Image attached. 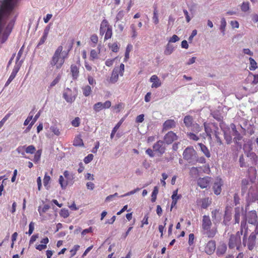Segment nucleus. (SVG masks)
Instances as JSON below:
<instances>
[{"label": "nucleus", "mask_w": 258, "mask_h": 258, "mask_svg": "<svg viewBox=\"0 0 258 258\" xmlns=\"http://www.w3.org/2000/svg\"><path fill=\"white\" fill-rule=\"evenodd\" d=\"M63 47L62 46H58L50 61V64L55 66L56 69H59L64 62L66 56L62 53Z\"/></svg>", "instance_id": "1"}, {"label": "nucleus", "mask_w": 258, "mask_h": 258, "mask_svg": "<svg viewBox=\"0 0 258 258\" xmlns=\"http://www.w3.org/2000/svg\"><path fill=\"white\" fill-rule=\"evenodd\" d=\"M212 222L209 216L204 215L203 217L202 228L204 233L209 237H213L216 234V230L211 229Z\"/></svg>", "instance_id": "2"}, {"label": "nucleus", "mask_w": 258, "mask_h": 258, "mask_svg": "<svg viewBox=\"0 0 258 258\" xmlns=\"http://www.w3.org/2000/svg\"><path fill=\"white\" fill-rule=\"evenodd\" d=\"M74 179V174L66 170L63 175H60L58 182L62 189H66L68 185H72Z\"/></svg>", "instance_id": "3"}, {"label": "nucleus", "mask_w": 258, "mask_h": 258, "mask_svg": "<svg viewBox=\"0 0 258 258\" xmlns=\"http://www.w3.org/2000/svg\"><path fill=\"white\" fill-rule=\"evenodd\" d=\"M124 72V65L121 63L119 67H115L111 73V76L109 78L106 79V81L108 83L114 84L117 82L118 80L119 75L123 76Z\"/></svg>", "instance_id": "4"}, {"label": "nucleus", "mask_w": 258, "mask_h": 258, "mask_svg": "<svg viewBox=\"0 0 258 258\" xmlns=\"http://www.w3.org/2000/svg\"><path fill=\"white\" fill-rule=\"evenodd\" d=\"M183 158L188 161L189 163L195 164L198 161L197 152L193 147L186 148L183 153Z\"/></svg>", "instance_id": "5"}, {"label": "nucleus", "mask_w": 258, "mask_h": 258, "mask_svg": "<svg viewBox=\"0 0 258 258\" xmlns=\"http://www.w3.org/2000/svg\"><path fill=\"white\" fill-rule=\"evenodd\" d=\"M246 233H245L243 238V244L244 245H247V248L249 250L253 249L256 244V233L252 232L249 236L247 240L246 239Z\"/></svg>", "instance_id": "6"}, {"label": "nucleus", "mask_w": 258, "mask_h": 258, "mask_svg": "<svg viewBox=\"0 0 258 258\" xmlns=\"http://www.w3.org/2000/svg\"><path fill=\"white\" fill-rule=\"evenodd\" d=\"M13 10V9H0V33L5 25V18L11 15Z\"/></svg>", "instance_id": "7"}, {"label": "nucleus", "mask_w": 258, "mask_h": 258, "mask_svg": "<svg viewBox=\"0 0 258 258\" xmlns=\"http://www.w3.org/2000/svg\"><path fill=\"white\" fill-rule=\"evenodd\" d=\"M111 106L110 101H106L104 103L98 102L93 105V110L95 112H99L102 109L109 108Z\"/></svg>", "instance_id": "8"}, {"label": "nucleus", "mask_w": 258, "mask_h": 258, "mask_svg": "<svg viewBox=\"0 0 258 258\" xmlns=\"http://www.w3.org/2000/svg\"><path fill=\"white\" fill-rule=\"evenodd\" d=\"M240 244V238H236L234 236V234L231 235L228 242V246L229 248L233 249L236 247L237 249L239 250Z\"/></svg>", "instance_id": "9"}, {"label": "nucleus", "mask_w": 258, "mask_h": 258, "mask_svg": "<svg viewBox=\"0 0 258 258\" xmlns=\"http://www.w3.org/2000/svg\"><path fill=\"white\" fill-rule=\"evenodd\" d=\"M211 181L210 177L206 176L203 178H199L197 180V184L201 188H205L209 185Z\"/></svg>", "instance_id": "10"}, {"label": "nucleus", "mask_w": 258, "mask_h": 258, "mask_svg": "<svg viewBox=\"0 0 258 258\" xmlns=\"http://www.w3.org/2000/svg\"><path fill=\"white\" fill-rule=\"evenodd\" d=\"M223 182L221 179L217 178L215 180V182L214 183L213 187V190H214L215 194H216L217 195H219L220 194L221 190H222L221 186L223 185Z\"/></svg>", "instance_id": "11"}, {"label": "nucleus", "mask_w": 258, "mask_h": 258, "mask_svg": "<svg viewBox=\"0 0 258 258\" xmlns=\"http://www.w3.org/2000/svg\"><path fill=\"white\" fill-rule=\"evenodd\" d=\"M248 222L250 224L255 225L257 221V215L255 211L249 212L247 216Z\"/></svg>", "instance_id": "12"}, {"label": "nucleus", "mask_w": 258, "mask_h": 258, "mask_svg": "<svg viewBox=\"0 0 258 258\" xmlns=\"http://www.w3.org/2000/svg\"><path fill=\"white\" fill-rule=\"evenodd\" d=\"M164 143L162 141H158L153 146V150L155 152H157L161 155L165 152V148L163 146Z\"/></svg>", "instance_id": "13"}, {"label": "nucleus", "mask_w": 258, "mask_h": 258, "mask_svg": "<svg viewBox=\"0 0 258 258\" xmlns=\"http://www.w3.org/2000/svg\"><path fill=\"white\" fill-rule=\"evenodd\" d=\"M176 135L173 132H169L164 137V141L167 144H171L174 141L177 140Z\"/></svg>", "instance_id": "14"}, {"label": "nucleus", "mask_w": 258, "mask_h": 258, "mask_svg": "<svg viewBox=\"0 0 258 258\" xmlns=\"http://www.w3.org/2000/svg\"><path fill=\"white\" fill-rule=\"evenodd\" d=\"M63 97L67 102L72 103L73 102L75 98L73 96L72 90L69 88L66 89L63 93Z\"/></svg>", "instance_id": "15"}, {"label": "nucleus", "mask_w": 258, "mask_h": 258, "mask_svg": "<svg viewBox=\"0 0 258 258\" xmlns=\"http://www.w3.org/2000/svg\"><path fill=\"white\" fill-rule=\"evenodd\" d=\"M216 248V243L214 241L211 240L209 241L205 247V251L208 254H211L214 252Z\"/></svg>", "instance_id": "16"}, {"label": "nucleus", "mask_w": 258, "mask_h": 258, "mask_svg": "<svg viewBox=\"0 0 258 258\" xmlns=\"http://www.w3.org/2000/svg\"><path fill=\"white\" fill-rule=\"evenodd\" d=\"M150 81L152 83L151 87L152 88H157L161 86L162 83L157 76L154 75L151 77Z\"/></svg>", "instance_id": "17"}, {"label": "nucleus", "mask_w": 258, "mask_h": 258, "mask_svg": "<svg viewBox=\"0 0 258 258\" xmlns=\"http://www.w3.org/2000/svg\"><path fill=\"white\" fill-rule=\"evenodd\" d=\"M176 123L173 119H168L163 123V127L164 130H168L172 128L175 126Z\"/></svg>", "instance_id": "18"}, {"label": "nucleus", "mask_w": 258, "mask_h": 258, "mask_svg": "<svg viewBox=\"0 0 258 258\" xmlns=\"http://www.w3.org/2000/svg\"><path fill=\"white\" fill-rule=\"evenodd\" d=\"M109 26V25L106 20L104 19L102 21L100 27V34L101 35H103L105 34L107 30L106 28H108Z\"/></svg>", "instance_id": "19"}, {"label": "nucleus", "mask_w": 258, "mask_h": 258, "mask_svg": "<svg viewBox=\"0 0 258 258\" xmlns=\"http://www.w3.org/2000/svg\"><path fill=\"white\" fill-rule=\"evenodd\" d=\"M18 71H19V68L18 67H15V68L13 70L12 72L11 73L10 76L9 77L8 80H7V82L6 83V84H5L6 86H8L11 83V82L13 80V79L15 78Z\"/></svg>", "instance_id": "20"}, {"label": "nucleus", "mask_w": 258, "mask_h": 258, "mask_svg": "<svg viewBox=\"0 0 258 258\" xmlns=\"http://www.w3.org/2000/svg\"><path fill=\"white\" fill-rule=\"evenodd\" d=\"M174 46L170 43H168L165 46L164 53L166 55H169L174 51Z\"/></svg>", "instance_id": "21"}, {"label": "nucleus", "mask_w": 258, "mask_h": 258, "mask_svg": "<svg viewBox=\"0 0 258 258\" xmlns=\"http://www.w3.org/2000/svg\"><path fill=\"white\" fill-rule=\"evenodd\" d=\"M227 246L225 243H221L218 246L217 249V253L218 255L223 254L226 251Z\"/></svg>", "instance_id": "22"}, {"label": "nucleus", "mask_w": 258, "mask_h": 258, "mask_svg": "<svg viewBox=\"0 0 258 258\" xmlns=\"http://www.w3.org/2000/svg\"><path fill=\"white\" fill-rule=\"evenodd\" d=\"M49 28L48 27H46L44 30L43 34L41 39H40V41L38 43V45H40L43 44L46 41L48 33H49Z\"/></svg>", "instance_id": "23"}, {"label": "nucleus", "mask_w": 258, "mask_h": 258, "mask_svg": "<svg viewBox=\"0 0 258 258\" xmlns=\"http://www.w3.org/2000/svg\"><path fill=\"white\" fill-rule=\"evenodd\" d=\"M71 71L72 75V77L74 79H76L79 74V68L76 65H72L71 67Z\"/></svg>", "instance_id": "24"}, {"label": "nucleus", "mask_w": 258, "mask_h": 258, "mask_svg": "<svg viewBox=\"0 0 258 258\" xmlns=\"http://www.w3.org/2000/svg\"><path fill=\"white\" fill-rule=\"evenodd\" d=\"M219 215V210L215 209L212 212V217L214 222H219L220 221L221 217Z\"/></svg>", "instance_id": "25"}, {"label": "nucleus", "mask_w": 258, "mask_h": 258, "mask_svg": "<svg viewBox=\"0 0 258 258\" xmlns=\"http://www.w3.org/2000/svg\"><path fill=\"white\" fill-rule=\"evenodd\" d=\"M183 121L187 127H190L193 124V118L191 116L187 115L184 117Z\"/></svg>", "instance_id": "26"}, {"label": "nucleus", "mask_w": 258, "mask_h": 258, "mask_svg": "<svg viewBox=\"0 0 258 258\" xmlns=\"http://www.w3.org/2000/svg\"><path fill=\"white\" fill-rule=\"evenodd\" d=\"M243 210V208L241 209L237 207L235 208V215H234V219L235 223H239L240 221V213Z\"/></svg>", "instance_id": "27"}, {"label": "nucleus", "mask_w": 258, "mask_h": 258, "mask_svg": "<svg viewBox=\"0 0 258 258\" xmlns=\"http://www.w3.org/2000/svg\"><path fill=\"white\" fill-rule=\"evenodd\" d=\"M132 49H133V45L131 44H128L127 45L126 48L125 55H124V61L126 62L129 59L130 53L132 51Z\"/></svg>", "instance_id": "28"}, {"label": "nucleus", "mask_w": 258, "mask_h": 258, "mask_svg": "<svg viewBox=\"0 0 258 258\" xmlns=\"http://www.w3.org/2000/svg\"><path fill=\"white\" fill-rule=\"evenodd\" d=\"M199 145L202 152L205 154V155L208 158L210 157L211 154L207 147L202 143H199Z\"/></svg>", "instance_id": "29"}, {"label": "nucleus", "mask_w": 258, "mask_h": 258, "mask_svg": "<svg viewBox=\"0 0 258 258\" xmlns=\"http://www.w3.org/2000/svg\"><path fill=\"white\" fill-rule=\"evenodd\" d=\"M83 94L85 96H89L92 92V88L89 85H86L82 87Z\"/></svg>", "instance_id": "30"}, {"label": "nucleus", "mask_w": 258, "mask_h": 258, "mask_svg": "<svg viewBox=\"0 0 258 258\" xmlns=\"http://www.w3.org/2000/svg\"><path fill=\"white\" fill-rule=\"evenodd\" d=\"M248 80L251 81L253 85H256L258 83V75H253L249 74L248 76Z\"/></svg>", "instance_id": "31"}, {"label": "nucleus", "mask_w": 258, "mask_h": 258, "mask_svg": "<svg viewBox=\"0 0 258 258\" xmlns=\"http://www.w3.org/2000/svg\"><path fill=\"white\" fill-rule=\"evenodd\" d=\"M50 209V206L48 205H45L42 208L41 207H38V212L40 216H43V214L46 212Z\"/></svg>", "instance_id": "32"}, {"label": "nucleus", "mask_w": 258, "mask_h": 258, "mask_svg": "<svg viewBox=\"0 0 258 258\" xmlns=\"http://www.w3.org/2000/svg\"><path fill=\"white\" fill-rule=\"evenodd\" d=\"M51 131L56 136H59L61 134L59 128L56 125H51L50 127Z\"/></svg>", "instance_id": "33"}, {"label": "nucleus", "mask_w": 258, "mask_h": 258, "mask_svg": "<svg viewBox=\"0 0 258 258\" xmlns=\"http://www.w3.org/2000/svg\"><path fill=\"white\" fill-rule=\"evenodd\" d=\"M106 32L104 36V40H108V39H110L111 38L112 35V27L111 26H109L108 28H106Z\"/></svg>", "instance_id": "34"}, {"label": "nucleus", "mask_w": 258, "mask_h": 258, "mask_svg": "<svg viewBox=\"0 0 258 258\" xmlns=\"http://www.w3.org/2000/svg\"><path fill=\"white\" fill-rule=\"evenodd\" d=\"M108 47L111 50V51L114 52H118L119 49V46L118 45L117 42L109 43L108 44Z\"/></svg>", "instance_id": "35"}, {"label": "nucleus", "mask_w": 258, "mask_h": 258, "mask_svg": "<svg viewBox=\"0 0 258 258\" xmlns=\"http://www.w3.org/2000/svg\"><path fill=\"white\" fill-rule=\"evenodd\" d=\"M240 8L242 12H246L250 9V4L248 2H244L242 3Z\"/></svg>", "instance_id": "36"}, {"label": "nucleus", "mask_w": 258, "mask_h": 258, "mask_svg": "<svg viewBox=\"0 0 258 258\" xmlns=\"http://www.w3.org/2000/svg\"><path fill=\"white\" fill-rule=\"evenodd\" d=\"M122 120H121L114 127V128H113V130L112 131L111 135H110L111 139H112L113 138L115 134L116 133V132H117V131L118 130V129L119 128V127H120L121 124H122Z\"/></svg>", "instance_id": "37"}, {"label": "nucleus", "mask_w": 258, "mask_h": 258, "mask_svg": "<svg viewBox=\"0 0 258 258\" xmlns=\"http://www.w3.org/2000/svg\"><path fill=\"white\" fill-rule=\"evenodd\" d=\"M73 145L75 146H82L84 144L82 139L80 137L78 136L75 138Z\"/></svg>", "instance_id": "38"}, {"label": "nucleus", "mask_w": 258, "mask_h": 258, "mask_svg": "<svg viewBox=\"0 0 258 258\" xmlns=\"http://www.w3.org/2000/svg\"><path fill=\"white\" fill-rule=\"evenodd\" d=\"M211 204V201L209 198H205L202 200L201 207L203 209H206Z\"/></svg>", "instance_id": "39"}, {"label": "nucleus", "mask_w": 258, "mask_h": 258, "mask_svg": "<svg viewBox=\"0 0 258 258\" xmlns=\"http://www.w3.org/2000/svg\"><path fill=\"white\" fill-rule=\"evenodd\" d=\"M36 151V148L33 145L25 146V152L28 154H33Z\"/></svg>", "instance_id": "40"}, {"label": "nucleus", "mask_w": 258, "mask_h": 258, "mask_svg": "<svg viewBox=\"0 0 258 258\" xmlns=\"http://www.w3.org/2000/svg\"><path fill=\"white\" fill-rule=\"evenodd\" d=\"M250 67L249 69L251 71L254 70L257 68V63L256 61L251 57H249Z\"/></svg>", "instance_id": "41"}, {"label": "nucleus", "mask_w": 258, "mask_h": 258, "mask_svg": "<svg viewBox=\"0 0 258 258\" xmlns=\"http://www.w3.org/2000/svg\"><path fill=\"white\" fill-rule=\"evenodd\" d=\"M152 20L155 24H157L159 23V20L158 18V11L156 9H155L154 10Z\"/></svg>", "instance_id": "42"}, {"label": "nucleus", "mask_w": 258, "mask_h": 258, "mask_svg": "<svg viewBox=\"0 0 258 258\" xmlns=\"http://www.w3.org/2000/svg\"><path fill=\"white\" fill-rule=\"evenodd\" d=\"M190 128L192 131L196 133L200 132L202 130V127H201L198 123H193Z\"/></svg>", "instance_id": "43"}, {"label": "nucleus", "mask_w": 258, "mask_h": 258, "mask_svg": "<svg viewBox=\"0 0 258 258\" xmlns=\"http://www.w3.org/2000/svg\"><path fill=\"white\" fill-rule=\"evenodd\" d=\"M158 193V188L157 186H155L154 188V190L152 193L151 196V201L152 202H155L156 198H157V195Z\"/></svg>", "instance_id": "44"}, {"label": "nucleus", "mask_w": 258, "mask_h": 258, "mask_svg": "<svg viewBox=\"0 0 258 258\" xmlns=\"http://www.w3.org/2000/svg\"><path fill=\"white\" fill-rule=\"evenodd\" d=\"M16 150L18 153L21 154L23 157L27 158L25 155V146H19Z\"/></svg>", "instance_id": "45"}, {"label": "nucleus", "mask_w": 258, "mask_h": 258, "mask_svg": "<svg viewBox=\"0 0 258 258\" xmlns=\"http://www.w3.org/2000/svg\"><path fill=\"white\" fill-rule=\"evenodd\" d=\"M41 153L42 151L41 150H38L36 151L33 159V161L34 162H38L40 160Z\"/></svg>", "instance_id": "46"}, {"label": "nucleus", "mask_w": 258, "mask_h": 258, "mask_svg": "<svg viewBox=\"0 0 258 258\" xmlns=\"http://www.w3.org/2000/svg\"><path fill=\"white\" fill-rule=\"evenodd\" d=\"M204 125L205 127V131L206 133L207 134V135L209 137L210 139H211L212 130L206 123H204Z\"/></svg>", "instance_id": "47"}, {"label": "nucleus", "mask_w": 258, "mask_h": 258, "mask_svg": "<svg viewBox=\"0 0 258 258\" xmlns=\"http://www.w3.org/2000/svg\"><path fill=\"white\" fill-rule=\"evenodd\" d=\"M60 78H61V75L60 74H58L56 76V77L50 83V87L52 88V87H54L56 84H57L60 81Z\"/></svg>", "instance_id": "48"}, {"label": "nucleus", "mask_w": 258, "mask_h": 258, "mask_svg": "<svg viewBox=\"0 0 258 258\" xmlns=\"http://www.w3.org/2000/svg\"><path fill=\"white\" fill-rule=\"evenodd\" d=\"M246 156L250 159L253 161L256 160L257 157L255 153H254V152L249 151L248 152H246Z\"/></svg>", "instance_id": "49"}, {"label": "nucleus", "mask_w": 258, "mask_h": 258, "mask_svg": "<svg viewBox=\"0 0 258 258\" xmlns=\"http://www.w3.org/2000/svg\"><path fill=\"white\" fill-rule=\"evenodd\" d=\"M130 28L131 29L132 37L135 38L138 35V33L136 31L135 25L134 24H132L130 26Z\"/></svg>", "instance_id": "50"}, {"label": "nucleus", "mask_w": 258, "mask_h": 258, "mask_svg": "<svg viewBox=\"0 0 258 258\" xmlns=\"http://www.w3.org/2000/svg\"><path fill=\"white\" fill-rule=\"evenodd\" d=\"M226 26V21L225 18H222L221 21L220 30L221 32L224 34L225 27Z\"/></svg>", "instance_id": "51"}, {"label": "nucleus", "mask_w": 258, "mask_h": 258, "mask_svg": "<svg viewBox=\"0 0 258 258\" xmlns=\"http://www.w3.org/2000/svg\"><path fill=\"white\" fill-rule=\"evenodd\" d=\"M124 12L123 10L119 11L116 15V16L115 18L116 21H118L121 20L124 16Z\"/></svg>", "instance_id": "52"}, {"label": "nucleus", "mask_w": 258, "mask_h": 258, "mask_svg": "<svg viewBox=\"0 0 258 258\" xmlns=\"http://www.w3.org/2000/svg\"><path fill=\"white\" fill-rule=\"evenodd\" d=\"M72 125L75 127H78L80 124V119L79 117H77L72 121Z\"/></svg>", "instance_id": "53"}, {"label": "nucleus", "mask_w": 258, "mask_h": 258, "mask_svg": "<svg viewBox=\"0 0 258 258\" xmlns=\"http://www.w3.org/2000/svg\"><path fill=\"white\" fill-rule=\"evenodd\" d=\"M60 216L63 218H67L69 216V213L68 210L61 209L60 213Z\"/></svg>", "instance_id": "54"}, {"label": "nucleus", "mask_w": 258, "mask_h": 258, "mask_svg": "<svg viewBox=\"0 0 258 258\" xmlns=\"http://www.w3.org/2000/svg\"><path fill=\"white\" fill-rule=\"evenodd\" d=\"M98 57V52L94 49H93L90 52V59L93 60Z\"/></svg>", "instance_id": "55"}, {"label": "nucleus", "mask_w": 258, "mask_h": 258, "mask_svg": "<svg viewBox=\"0 0 258 258\" xmlns=\"http://www.w3.org/2000/svg\"><path fill=\"white\" fill-rule=\"evenodd\" d=\"M93 155L91 154L88 155L86 157H85L84 162L86 164L90 163L93 160Z\"/></svg>", "instance_id": "56"}, {"label": "nucleus", "mask_w": 258, "mask_h": 258, "mask_svg": "<svg viewBox=\"0 0 258 258\" xmlns=\"http://www.w3.org/2000/svg\"><path fill=\"white\" fill-rule=\"evenodd\" d=\"M79 248L80 246L79 245H75L73 247V248L70 250L71 256H73L76 254V252L79 250Z\"/></svg>", "instance_id": "57"}, {"label": "nucleus", "mask_w": 258, "mask_h": 258, "mask_svg": "<svg viewBox=\"0 0 258 258\" xmlns=\"http://www.w3.org/2000/svg\"><path fill=\"white\" fill-rule=\"evenodd\" d=\"M179 40V38L178 36L176 35H173L170 38L169 40H168V42L171 43H174Z\"/></svg>", "instance_id": "58"}, {"label": "nucleus", "mask_w": 258, "mask_h": 258, "mask_svg": "<svg viewBox=\"0 0 258 258\" xmlns=\"http://www.w3.org/2000/svg\"><path fill=\"white\" fill-rule=\"evenodd\" d=\"M50 177L47 175V173H45L43 178V184L45 186H46L49 182Z\"/></svg>", "instance_id": "59"}, {"label": "nucleus", "mask_w": 258, "mask_h": 258, "mask_svg": "<svg viewBox=\"0 0 258 258\" xmlns=\"http://www.w3.org/2000/svg\"><path fill=\"white\" fill-rule=\"evenodd\" d=\"M34 229V223L33 222H30L29 225V231L28 232H26L27 234H28L30 235L33 232Z\"/></svg>", "instance_id": "60"}, {"label": "nucleus", "mask_w": 258, "mask_h": 258, "mask_svg": "<svg viewBox=\"0 0 258 258\" xmlns=\"http://www.w3.org/2000/svg\"><path fill=\"white\" fill-rule=\"evenodd\" d=\"M88 81L90 85H95L96 84L95 80L90 75L88 76Z\"/></svg>", "instance_id": "61"}, {"label": "nucleus", "mask_w": 258, "mask_h": 258, "mask_svg": "<svg viewBox=\"0 0 258 258\" xmlns=\"http://www.w3.org/2000/svg\"><path fill=\"white\" fill-rule=\"evenodd\" d=\"M231 128L232 132V136L236 137V136H238L239 133L238 131L236 130L235 125L233 124H231Z\"/></svg>", "instance_id": "62"}, {"label": "nucleus", "mask_w": 258, "mask_h": 258, "mask_svg": "<svg viewBox=\"0 0 258 258\" xmlns=\"http://www.w3.org/2000/svg\"><path fill=\"white\" fill-rule=\"evenodd\" d=\"M177 189L174 190L173 192V195H172V199L173 201H177L180 198V196L177 195Z\"/></svg>", "instance_id": "63"}, {"label": "nucleus", "mask_w": 258, "mask_h": 258, "mask_svg": "<svg viewBox=\"0 0 258 258\" xmlns=\"http://www.w3.org/2000/svg\"><path fill=\"white\" fill-rule=\"evenodd\" d=\"M224 137L227 144H229L231 143L232 138L230 135H229L227 133L224 132Z\"/></svg>", "instance_id": "64"}]
</instances>
